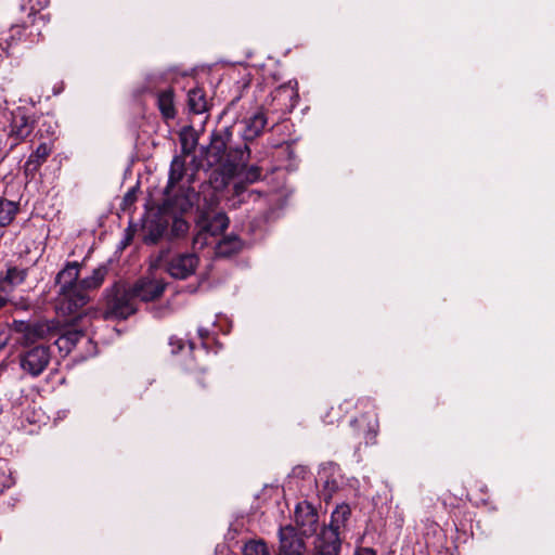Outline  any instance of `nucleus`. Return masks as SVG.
<instances>
[{"label": "nucleus", "instance_id": "1", "mask_svg": "<svg viewBox=\"0 0 555 555\" xmlns=\"http://www.w3.org/2000/svg\"><path fill=\"white\" fill-rule=\"evenodd\" d=\"M185 157L177 155L172 158L169 169L167 185L164 190L165 205L181 212L189 211L194 205L210 209L219 202L218 194L211 184L204 182L196 192L192 186L193 176L186 180V184H180L185 176Z\"/></svg>", "mask_w": 555, "mask_h": 555}, {"label": "nucleus", "instance_id": "2", "mask_svg": "<svg viewBox=\"0 0 555 555\" xmlns=\"http://www.w3.org/2000/svg\"><path fill=\"white\" fill-rule=\"evenodd\" d=\"M231 133L228 129L211 133L210 143L203 147V156L209 168L216 167L208 180L215 192L224 188L235 177L238 168L247 163L250 151L247 144L235 149H228Z\"/></svg>", "mask_w": 555, "mask_h": 555}, {"label": "nucleus", "instance_id": "3", "mask_svg": "<svg viewBox=\"0 0 555 555\" xmlns=\"http://www.w3.org/2000/svg\"><path fill=\"white\" fill-rule=\"evenodd\" d=\"M166 283L162 280L147 278L139 280L130 292L117 287L108 298L109 312H117L121 309H127V312H137L138 308L133 307L131 300L153 301L163 295Z\"/></svg>", "mask_w": 555, "mask_h": 555}, {"label": "nucleus", "instance_id": "4", "mask_svg": "<svg viewBox=\"0 0 555 555\" xmlns=\"http://www.w3.org/2000/svg\"><path fill=\"white\" fill-rule=\"evenodd\" d=\"M26 268L7 264V269L0 272V309L10 305L15 310L27 311L31 309V301L24 295L9 296L13 289L23 284L27 278Z\"/></svg>", "mask_w": 555, "mask_h": 555}, {"label": "nucleus", "instance_id": "5", "mask_svg": "<svg viewBox=\"0 0 555 555\" xmlns=\"http://www.w3.org/2000/svg\"><path fill=\"white\" fill-rule=\"evenodd\" d=\"M12 327L14 332L21 335L22 344L30 345L38 340L55 337L62 331V320L59 315L51 320H14Z\"/></svg>", "mask_w": 555, "mask_h": 555}, {"label": "nucleus", "instance_id": "6", "mask_svg": "<svg viewBox=\"0 0 555 555\" xmlns=\"http://www.w3.org/2000/svg\"><path fill=\"white\" fill-rule=\"evenodd\" d=\"M168 251H160L157 262L166 272L178 280H185L195 273L199 258L194 253H178L167 259Z\"/></svg>", "mask_w": 555, "mask_h": 555}, {"label": "nucleus", "instance_id": "7", "mask_svg": "<svg viewBox=\"0 0 555 555\" xmlns=\"http://www.w3.org/2000/svg\"><path fill=\"white\" fill-rule=\"evenodd\" d=\"M50 360V348L39 345L20 354V366L31 377H38L47 369Z\"/></svg>", "mask_w": 555, "mask_h": 555}, {"label": "nucleus", "instance_id": "8", "mask_svg": "<svg viewBox=\"0 0 555 555\" xmlns=\"http://www.w3.org/2000/svg\"><path fill=\"white\" fill-rule=\"evenodd\" d=\"M270 99V102L267 103L274 112L282 114L291 113L299 100L297 82L293 83L289 81L279 86L271 92Z\"/></svg>", "mask_w": 555, "mask_h": 555}, {"label": "nucleus", "instance_id": "9", "mask_svg": "<svg viewBox=\"0 0 555 555\" xmlns=\"http://www.w3.org/2000/svg\"><path fill=\"white\" fill-rule=\"evenodd\" d=\"M59 294L62 307L56 308L55 312H77L90 300L88 291L80 282L66 288H60Z\"/></svg>", "mask_w": 555, "mask_h": 555}, {"label": "nucleus", "instance_id": "10", "mask_svg": "<svg viewBox=\"0 0 555 555\" xmlns=\"http://www.w3.org/2000/svg\"><path fill=\"white\" fill-rule=\"evenodd\" d=\"M35 129V120L33 117L25 115L18 111L13 114L8 140L10 142L9 151H12L20 143L26 141Z\"/></svg>", "mask_w": 555, "mask_h": 555}, {"label": "nucleus", "instance_id": "11", "mask_svg": "<svg viewBox=\"0 0 555 555\" xmlns=\"http://www.w3.org/2000/svg\"><path fill=\"white\" fill-rule=\"evenodd\" d=\"M219 203L210 209H204V207H198V205L193 206L198 212L196 224L202 225L212 237L220 235L229 225V218L225 214L218 212L210 217V214L215 211Z\"/></svg>", "mask_w": 555, "mask_h": 555}, {"label": "nucleus", "instance_id": "12", "mask_svg": "<svg viewBox=\"0 0 555 555\" xmlns=\"http://www.w3.org/2000/svg\"><path fill=\"white\" fill-rule=\"evenodd\" d=\"M295 522L301 534L311 537L319 528L318 512L307 502L299 503L295 509Z\"/></svg>", "mask_w": 555, "mask_h": 555}, {"label": "nucleus", "instance_id": "13", "mask_svg": "<svg viewBox=\"0 0 555 555\" xmlns=\"http://www.w3.org/2000/svg\"><path fill=\"white\" fill-rule=\"evenodd\" d=\"M339 466L333 462L323 463L318 472L317 482L322 486L321 495L325 501L332 499L333 494L338 490Z\"/></svg>", "mask_w": 555, "mask_h": 555}, {"label": "nucleus", "instance_id": "14", "mask_svg": "<svg viewBox=\"0 0 555 555\" xmlns=\"http://www.w3.org/2000/svg\"><path fill=\"white\" fill-rule=\"evenodd\" d=\"M53 151V145L48 142L40 143L37 149L28 156L23 168L27 177H35L40 167L47 162Z\"/></svg>", "mask_w": 555, "mask_h": 555}, {"label": "nucleus", "instance_id": "15", "mask_svg": "<svg viewBox=\"0 0 555 555\" xmlns=\"http://www.w3.org/2000/svg\"><path fill=\"white\" fill-rule=\"evenodd\" d=\"M155 96L156 106L162 115V118L166 121L175 119L177 116V109L173 89L166 88L164 90H158L155 93Z\"/></svg>", "mask_w": 555, "mask_h": 555}, {"label": "nucleus", "instance_id": "16", "mask_svg": "<svg viewBox=\"0 0 555 555\" xmlns=\"http://www.w3.org/2000/svg\"><path fill=\"white\" fill-rule=\"evenodd\" d=\"M242 138L245 142L259 137L267 125V117L262 112H257L242 122Z\"/></svg>", "mask_w": 555, "mask_h": 555}, {"label": "nucleus", "instance_id": "17", "mask_svg": "<svg viewBox=\"0 0 555 555\" xmlns=\"http://www.w3.org/2000/svg\"><path fill=\"white\" fill-rule=\"evenodd\" d=\"M244 166H245V164L238 168V171L235 175V176L242 177V180L236 182L233 188L234 194L236 196L244 195V193L246 192V188H245L244 183H249V184L255 183V182L259 181L262 177V168L261 167L253 165V166H249V167L243 169Z\"/></svg>", "mask_w": 555, "mask_h": 555}, {"label": "nucleus", "instance_id": "18", "mask_svg": "<svg viewBox=\"0 0 555 555\" xmlns=\"http://www.w3.org/2000/svg\"><path fill=\"white\" fill-rule=\"evenodd\" d=\"M243 241L236 235L224 236L215 247L217 257L229 258L238 254L243 248Z\"/></svg>", "mask_w": 555, "mask_h": 555}, {"label": "nucleus", "instance_id": "19", "mask_svg": "<svg viewBox=\"0 0 555 555\" xmlns=\"http://www.w3.org/2000/svg\"><path fill=\"white\" fill-rule=\"evenodd\" d=\"M80 264L77 261L67 262L56 274L55 283L60 288H66L79 283Z\"/></svg>", "mask_w": 555, "mask_h": 555}, {"label": "nucleus", "instance_id": "20", "mask_svg": "<svg viewBox=\"0 0 555 555\" xmlns=\"http://www.w3.org/2000/svg\"><path fill=\"white\" fill-rule=\"evenodd\" d=\"M56 336H59V339L56 340L59 348L61 350L66 349L69 351L70 348L83 336V333L79 330L70 328L62 321V331Z\"/></svg>", "mask_w": 555, "mask_h": 555}, {"label": "nucleus", "instance_id": "21", "mask_svg": "<svg viewBox=\"0 0 555 555\" xmlns=\"http://www.w3.org/2000/svg\"><path fill=\"white\" fill-rule=\"evenodd\" d=\"M26 22H28L27 42H39L42 39V27H44L49 22V15H38L30 18L26 17Z\"/></svg>", "mask_w": 555, "mask_h": 555}, {"label": "nucleus", "instance_id": "22", "mask_svg": "<svg viewBox=\"0 0 555 555\" xmlns=\"http://www.w3.org/2000/svg\"><path fill=\"white\" fill-rule=\"evenodd\" d=\"M20 210V204L15 201L0 197V228L10 225Z\"/></svg>", "mask_w": 555, "mask_h": 555}, {"label": "nucleus", "instance_id": "23", "mask_svg": "<svg viewBox=\"0 0 555 555\" xmlns=\"http://www.w3.org/2000/svg\"><path fill=\"white\" fill-rule=\"evenodd\" d=\"M188 106L194 114H203L208 109L205 91L201 88L191 89L188 93Z\"/></svg>", "mask_w": 555, "mask_h": 555}, {"label": "nucleus", "instance_id": "24", "mask_svg": "<svg viewBox=\"0 0 555 555\" xmlns=\"http://www.w3.org/2000/svg\"><path fill=\"white\" fill-rule=\"evenodd\" d=\"M108 272L106 266H100L92 271L90 276H87L79 282L85 286V288L89 291L98 289L103 284L105 276Z\"/></svg>", "mask_w": 555, "mask_h": 555}, {"label": "nucleus", "instance_id": "25", "mask_svg": "<svg viewBox=\"0 0 555 555\" xmlns=\"http://www.w3.org/2000/svg\"><path fill=\"white\" fill-rule=\"evenodd\" d=\"M351 514L350 506L348 504L337 505L331 515V521L327 527H332V529H336L340 532V528H343L348 520Z\"/></svg>", "mask_w": 555, "mask_h": 555}, {"label": "nucleus", "instance_id": "26", "mask_svg": "<svg viewBox=\"0 0 555 555\" xmlns=\"http://www.w3.org/2000/svg\"><path fill=\"white\" fill-rule=\"evenodd\" d=\"M27 28L28 22L22 21L21 23H15L10 28V36L5 40L11 46L16 44L17 42H27Z\"/></svg>", "mask_w": 555, "mask_h": 555}, {"label": "nucleus", "instance_id": "27", "mask_svg": "<svg viewBox=\"0 0 555 555\" xmlns=\"http://www.w3.org/2000/svg\"><path fill=\"white\" fill-rule=\"evenodd\" d=\"M243 555H270L267 543L259 540H249L244 544Z\"/></svg>", "mask_w": 555, "mask_h": 555}, {"label": "nucleus", "instance_id": "28", "mask_svg": "<svg viewBox=\"0 0 555 555\" xmlns=\"http://www.w3.org/2000/svg\"><path fill=\"white\" fill-rule=\"evenodd\" d=\"M180 143H181V151L182 156L191 155L194 153L195 147L197 145V138L196 135L189 131H182L180 134Z\"/></svg>", "mask_w": 555, "mask_h": 555}, {"label": "nucleus", "instance_id": "29", "mask_svg": "<svg viewBox=\"0 0 555 555\" xmlns=\"http://www.w3.org/2000/svg\"><path fill=\"white\" fill-rule=\"evenodd\" d=\"M48 5L49 0H27V4H22L21 10H28L27 18H30L38 15H43L42 13H40V11L47 8Z\"/></svg>", "mask_w": 555, "mask_h": 555}, {"label": "nucleus", "instance_id": "30", "mask_svg": "<svg viewBox=\"0 0 555 555\" xmlns=\"http://www.w3.org/2000/svg\"><path fill=\"white\" fill-rule=\"evenodd\" d=\"M190 229L189 222L182 217H175L170 227V235L172 237L184 236Z\"/></svg>", "mask_w": 555, "mask_h": 555}, {"label": "nucleus", "instance_id": "31", "mask_svg": "<svg viewBox=\"0 0 555 555\" xmlns=\"http://www.w3.org/2000/svg\"><path fill=\"white\" fill-rule=\"evenodd\" d=\"M196 228L197 232L193 237V247L202 249L210 244L209 240L212 238V236L205 229H203L202 225L196 224Z\"/></svg>", "mask_w": 555, "mask_h": 555}, {"label": "nucleus", "instance_id": "32", "mask_svg": "<svg viewBox=\"0 0 555 555\" xmlns=\"http://www.w3.org/2000/svg\"><path fill=\"white\" fill-rule=\"evenodd\" d=\"M163 233H164V228L160 225H156L155 229L150 231L149 235L145 238V242L155 244L162 237Z\"/></svg>", "mask_w": 555, "mask_h": 555}, {"label": "nucleus", "instance_id": "33", "mask_svg": "<svg viewBox=\"0 0 555 555\" xmlns=\"http://www.w3.org/2000/svg\"><path fill=\"white\" fill-rule=\"evenodd\" d=\"M43 132L48 135L53 137L55 134V125L52 121H43L41 127L38 129L39 137H43Z\"/></svg>", "mask_w": 555, "mask_h": 555}, {"label": "nucleus", "instance_id": "34", "mask_svg": "<svg viewBox=\"0 0 555 555\" xmlns=\"http://www.w3.org/2000/svg\"><path fill=\"white\" fill-rule=\"evenodd\" d=\"M353 555H377L376 551L372 547L358 546Z\"/></svg>", "mask_w": 555, "mask_h": 555}, {"label": "nucleus", "instance_id": "35", "mask_svg": "<svg viewBox=\"0 0 555 555\" xmlns=\"http://www.w3.org/2000/svg\"><path fill=\"white\" fill-rule=\"evenodd\" d=\"M11 47V43H8L7 40H4V42L0 41V57L3 55V54H9L8 51H9V48Z\"/></svg>", "mask_w": 555, "mask_h": 555}, {"label": "nucleus", "instance_id": "36", "mask_svg": "<svg viewBox=\"0 0 555 555\" xmlns=\"http://www.w3.org/2000/svg\"><path fill=\"white\" fill-rule=\"evenodd\" d=\"M7 156L8 152L3 151L2 140L0 139V164L5 159Z\"/></svg>", "mask_w": 555, "mask_h": 555}, {"label": "nucleus", "instance_id": "37", "mask_svg": "<svg viewBox=\"0 0 555 555\" xmlns=\"http://www.w3.org/2000/svg\"><path fill=\"white\" fill-rule=\"evenodd\" d=\"M105 317V319H108V318H120L121 320H126L128 314H113V313H109V314H103Z\"/></svg>", "mask_w": 555, "mask_h": 555}, {"label": "nucleus", "instance_id": "38", "mask_svg": "<svg viewBox=\"0 0 555 555\" xmlns=\"http://www.w3.org/2000/svg\"><path fill=\"white\" fill-rule=\"evenodd\" d=\"M198 333H199V335H201L202 337H204V336H208V335H209V333H210V331H209V328H206V327H199V328H198Z\"/></svg>", "mask_w": 555, "mask_h": 555}, {"label": "nucleus", "instance_id": "39", "mask_svg": "<svg viewBox=\"0 0 555 555\" xmlns=\"http://www.w3.org/2000/svg\"><path fill=\"white\" fill-rule=\"evenodd\" d=\"M7 337L2 338V335L0 334V348H3L7 345Z\"/></svg>", "mask_w": 555, "mask_h": 555}]
</instances>
